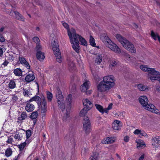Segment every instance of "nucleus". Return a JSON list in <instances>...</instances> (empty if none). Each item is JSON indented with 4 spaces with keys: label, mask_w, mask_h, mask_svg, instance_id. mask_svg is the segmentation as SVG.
I'll return each instance as SVG.
<instances>
[{
    "label": "nucleus",
    "mask_w": 160,
    "mask_h": 160,
    "mask_svg": "<svg viewBox=\"0 0 160 160\" xmlns=\"http://www.w3.org/2000/svg\"><path fill=\"white\" fill-rule=\"evenodd\" d=\"M62 23L63 26L68 29V35L70 38V42L72 44L73 48L77 53H79V41L80 40V36L76 34L75 30L73 28L69 30V26L67 23L63 22Z\"/></svg>",
    "instance_id": "nucleus-1"
},
{
    "label": "nucleus",
    "mask_w": 160,
    "mask_h": 160,
    "mask_svg": "<svg viewBox=\"0 0 160 160\" xmlns=\"http://www.w3.org/2000/svg\"><path fill=\"white\" fill-rule=\"evenodd\" d=\"M114 77L112 75L105 76L103 78V81L100 82L97 86L98 90L100 92L109 91L113 87L115 84L114 79Z\"/></svg>",
    "instance_id": "nucleus-2"
},
{
    "label": "nucleus",
    "mask_w": 160,
    "mask_h": 160,
    "mask_svg": "<svg viewBox=\"0 0 160 160\" xmlns=\"http://www.w3.org/2000/svg\"><path fill=\"white\" fill-rule=\"evenodd\" d=\"M72 95L71 94L69 95L66 99V102L67 104V106L65 107L63 111L66 109V114L63 116L62 120L64 122L67 121L69 118V112L71 106V102L72 100Z\"/></svg>",
    "instance_id": "nucleus-3"
},
{
    "label": "nucleus",
    "mask_w": 160,
    "mask_h": 160,
    "mask_svg": "<svg viewBox=\"0 0 160 160\" xmlns=\"http://www.w3.org/2000/svg\"><path fill=\"white\" fill-rule=\"evenodd\" d=\"M52 44L53 52L56 57L57 61L58 62L60 63L62 61V58L60 52L58 44L55 40L52 42Z\"/></svg>",
    "instance_id": "nucleus-4"
},
{
    "label": "nucleus",
    "mask_w": 160,
    "mask_h": 160,
    "mask_svg": "<svg viewBox=\"0 0 160 160\" xmlns=\"http://www.w3.org/2000/svg\"><path fill=\"white\" fill-rule=\"evenodd\" d=\"M56 96L58 106L63 111L65 108V105L64 103L63 97L62 92L58 88L57 89Z\"/></svg>",
    "instance_id": "nucleus-5"
},
{
    "label": "nucleus",
    "mask_w": 160,
    "mask_h": 160,
    "mask_svg": "<svg viewBox=\"0 0 160 160\" xmlns=\"http://www.w3.org/2000/svg\"><path fill=\"white\" fill-rule=\"evenodd\" d=\"M84 80H85V82L81 85V91L83 92H85L86 95L90 94L92 92V90H87L90 87L89 86V81L87 79Z\"/></svg>",
    "instance_id": "nucleus-6"
},
{
    "label": "nucleus",
    "mask_w": 160,
    "mask_h": 160,
    "mask_svg": "<svg viewBox=\"0 0 160 160\" xmlns=\"http://www.w3.org/2000/svg\"><path fill=\"white\" fill-rule=\"evenodd\" d=\"M41 108V114L42 116H44L47 111V102L45 97L42 99Z\"/></svg>",
    "instance_id": "nucleus-7"
},
{
    "label": "nucleus",
    "mask_w": 160,
    "mask_h": 160,
    "mask_svg": "<svg viewBox=\"0 0 160 160\" xmlns=\"http://www.w3.org/2000/svg\"><path fill=\"white\" fill-rule=\"evenodd\" d=\"M138 100L140 103L145 108L147 106L148 102V100L147 97L145 96H142L138 98Z\"/></svg>",
    "instance_id": "nucleus-8"
},
{
    "label": "nucleus",
    "mask_w": 160,
    "mask_h": 160,
    "mask_svg": "<svg viewBox=\"0 0 160 160\" xmlns=\"http://www.w3.org/2000/svg\"><path fill=\"white\" fill-rule=\"evenodd\" d=\"M82 123L83 129L91 128V122L88 117H84V118H83Z\"/></svg>",
    "instance_id": "nucleus-9"
},
{
    "label": "nucleus",
    "mask_w": 160,
    "mask_h": 160,
    "mask_svg": "<svg viewBox=\"0 0 160 160\" xmlns=\"http://www.w3.org/2000/svg\"><path fill=\"white\" fill-rule=\"evenodd\" d=\"M108 47L112 50L116 52L120 53L121 52V49L119 48L115 43L112 42L109 44Z\"/></svg>",
    "instance_id": "nucleus-10"
},
{
    "label": "nucleus",
    "mask_w": 160,
    "mask_h": 160,
    "mask_svg": "<svg viewBox=\"0 0 160 160\" xmlns=\"http://www.w3.org/2000/svg\"><path fill=\"white\" fill-rule=\"evenodd\" d=\"M19 60L20 63L22 65L24 66L28 69L30 68V66L29 63L27 61L25 58L22 57H20Z\"/></svg>",
    "instance_id": "nucleus-11"
},
{
    "label": "nucleus",
    "mask_w": 160,
    "mask_h": 160,
    "mask_svg": "<svg viewBox=\"0 0 160 160\" xmlns=\"http://www.w3.org/2000/svg\"><path fill=\"white\" fill-rule=\"evenodd\" d=\"M10 14L11 16L13 15V14L15 15V18L24 21V18L20 14L19 12H17L12 11L11 12Z\"/></svg>",
    "instance_id": "nucleus-12"
},
{
    "label": "nucleus",
    "mask_w": 160,
    "mask_h": 160,
    "mask_svg": "<svg viewBox=\"0 0 160 160\" xmlns=\"http://www.w3.org/2000/svg\"><path fill=\"white\" fill-rule=\"evenodd\" d=\"M35 78V76L33 73L32 72L31 73H29L27 75L25 80L27 82H29L34 80Z\"/></svg>",
    "instance_id": "nucleus-13"
},
{
    "label": "nucleus",
    "mask_w": 160,
    "mask_h": 160,
    "mask_svg": "<svg viewBox=\"0 0 160 160\" xmlns=\"http://www.w3.org/2000/svg\"><path fill=\"white\" fill-rule=\"evenodd\" d=\"M34 109V105L31 103L30 102H27L25 107L26 110L28 112H31Z\"/></svg>",
    "instance_id": "nucleus-14"
},
{
    "label": "nucleus",
    "mask_w": 160,
    "mask_h": 160,
    "mask_svg": "<svg viewBox=\"0 0 160 160\" xmlns=\"http://www.w3.org/2000/svg\"><path fill=\"white\" fill-rule=\"evenodd\" d=\"M135 142L137 143V148L138 149H139L142 147H145L146 146L145 142L141 139H138L136 140Z\"/></svg>",
    "instance_id": "nucleus-15"
},
{
    "label": "nucleus",
    "mask_w": 160,
    "mask_h": 160,
    "mask_svg": "<svg viewBox=\"0 0 160 160\" xmlns=\"http://www.w3.org/2000/svg\"><path fill=\"white\" fill-rule=\"evenodd\" d=\"M30 142L28 140H26L25 141L21 144L17 146L19 148L20 152H22L24 149V148L27 145H28Z\"/></svg>",
    "instance_id": "nucleus-16"
},
{
    "label": "nucleus",
    "mask_w": 160,
    "mask_h": 160,
    "mask_svg": "<svg viewBox=\"0 0 160 160\" xmlns=\"http://www.w3.org/2000/svg\"><path fill=\"white\" fill-rule=\"evenodd\" d=\"M120 121L115 120L114 121L113 123L112 124V127L113 129L116 130H119L120 128Z\"/></svg>",
    "instance_id": "nucleus-17"
},
{
    "label": "nucleus",
    "mask_w": 160,
    "mask_h": 160,
    "mask_svg": "<svg viewBox=\"0 0 160 160\" xmlns=\"http://www.w3.org/2000/svg\"><path fill=\"white\" fill-rule=\"evenodd\" d=\"M27 114L25 112H22L20 116L18 118L17 122H22L27 118Z\"/></svg>",
    "instance_id": "nucleus-18"
},
{
    "label": "nucleus",
    "mask_w": 160,
    "mask_h": 160,
    "mask_svg": "<svg viewBox=\"0 0 160 160\" xmlns=\"http://www.w3.org/2000/svg\"><path fill=\"white\" fill-rule=\"evenodd\" d=\"M68 69L70 72H72L76 69L74 64L72 61H69L68 62Z\"/></svg>",
    "instance_id": "nucleus-19"
},
{
    "label": "nucleus",
    "mask_w": 160,
    "mask_h": 160,
    "mask_svg": "<svg viewBox=\"0 0 160 160\" xmlns=\"http://www.w3.org/2000/svg\"><path fill=\"white\" fill-rule=\"evenodd\" d=\"M36 56L38 59L40 61H42L45 57L44 53L40 51L37 52Z\"/></svg>",
    "instance_id": "nucleus-20"
},
{
    "label": "nucleus",
    "mask_w": 160,
    "mask_h": 160,
    "mask_svg": "<svg viewBox=\"0 0 160 160\" xmlns=\"http://www.w3.org/2000/svg\"><path fill=\"white\" fill-rule=\"evenodd\" d=\"M38 116V112H32L30 116V118L33 120V123L35 125L36 122V118Z\"/></svg>",
    "instance_id": "nucleus-21"
},
{
    "label": "nucleus",
    "mask_w": 160,
    "mask_h": 160,
    "mask_svg": "<svg viewBox=\"0 0 160 160\" xmlns=\"http://www.w3.org/2000/svg\"><path fill=\"white\" fill-rule=\"evenodd\" d=\"M115 142V140L114 138L112 137H108L107 138L106 140L104 141V142L102 143L107 144H110L114 142Z\"/></svg>",
    "instance_id": "nucleus-22"
},
{
    "label": "nucleus",
    "mask_w": 160,
    "mask_h": 160,
    "mask_svg": "<svg viewBox=\"0 0 160 160\" xmlns=\"http://www.w3.org/2000/svg\"><path fill=\"white\" fill-rule=\"evenodd\" d=\"M100 38L101 39H104L109 44L112 42L111 40L105 33L102 34L101 35Z\"/></svg>",
    "instance_id": "nucleus-23"
},
{
    "label": "nucleus",
    "mask_w": 160,
    "mask_h": 160,
    "mask_svg": "<svg viewBox=\"0 0 160 160\" xmlns=\"http://www.w3.org/2000/svg\"><path fill=\"white\" fill-rule=\"evenodd\" d=\"M13 72L16 76H21L22 75V71L19 68H16L14 70Z\"/></svg>",
    "instance_id": "nucleus-24"
},
{
    "label": "nucleus",
    "mask_w": 160,
    "mask_h": 160,
    "mask_svg": "<svg viewBox=\"0 0 160 160\" xmlns=\"http://www.w3.org/2000/svg\"><path fill=\"white\" fill-rule=\"evenodd\" d=\"M87 108L86 107H84L81 110V117H83V118H84V117H87L86 116L88 111V110H87Z\"/></svg>",
    "instance_id": "nucleus-25"
},
{
    "label": "nucleus",
    "mask_w": 160,
    "mask_h": 160,
    "mask_svg": "<svg viewBox=\"0 0 160 160\" xmlns=\"http://www.w3.org/2000/svg\"><path fill=\"white\" fill-rule=\"evenodd\" d=\"M152 141L154 143L158 145H160V136H156L155 137H153L152 139Z\"/></svg>",
    "instance_id": "nucleus-26"
},
{
    "label": "nucleus",
    "mask_w": 160,
    "mask_h": 160,
    "mask_svg": "<svg viewBox=\"0 0 160 160\" xmlns=\"http://www.w3.org/2000/svg\"><path fill=\"white\" fill-rule=\"evenodd\" d=\"M23 94L24 96L26 97H30V96L32 95L31 93L30 92V90L29 89H26L25 88L23 89Z\"/></svg>",
    "instance_id": "nucleus-27"
},
{
    "label": "nucleus",
    "mask_w": 160,
    "mask_h": 160,
    "mask_svg": "<svg viewBox=\"0 0 160 160\" xmlns=\"http://www.w3.org/2000/svg\"><path fill=\"white\" fill-rule=\"evenodd\" d=\"M9 88L13 89L16 87V83L14 80H11L8 84Z\"/></svg>",
    "instance_id": "nucleus-28"
},
{
    "label": "nucleus",
    "mask_w": 160,
    "mask_h": 160,
    "mask_svg": "<svg viewBox=\"0 0 160 160\" xmlns=\"http://www.w3.org/2000/svg\"><path fill=\"white\" fill-rule=\"evenodd\" d=\"M99 154L97 152H94L90 158L91 160H98Z\"/></svg>",
    "instance_id": "nucleus-29"
},
{
    "label": "nucleus",
    "mask_w": 160,
    "mask_h": 160,
    "mask_svg": "<svg viewBox=\"0 0 160 160\" xmlns=\"http://www.w3.org/2000/svg\"><path fill=\"white\" fill-rule=\"evenodd\" d=\"M95 106L96 107V109L102 114H103V108L101 105L96 104H95Z\"/></svg>",
    "instance_id": "nucleus-30"
},
{
    "label": "nucleus",
    "mask_w": 160,
    "mask_h": 160,
    "mask_svg": "<svg viewBox=\"0 0 160 160\" xmlns=\"http://www.w3.org/2000/svg\"><path fill=\"white\" fill-rule=\"evenodd\" d=\"M130 47H126L125 48L128 50L130 52L132 53H135L136 52V50L133 45H131Z\"/></svg>",
    "instance_id": "nucleus-31"
},
{
    "label": "nucleus",
    "mask_w": 160,
    "mask_h": 160,
    "mask_svg": "<svg viewBox=\"0 0 160 160\" xmlns=\"http://www.w3.org/2000/svg\"><path fill=\"white\" fill-rule=\"evenodd\" d=\"M138 88L140 91H145L147 89L148 90L147 86H144L142 84H139L138 85Z\"/></svg>",
    "instance_id": "nucleus-32"
},
{
    "label": "nucleus",
    "mask_w": 160,
    "mask_h": 160,
    "mask_svg": "<svg viewBox=\"0 0 160 160\" xmlns=\"http://www.w3.org/2000/svg\"><path fill=\"white\" fill-rule=\"evenodd\" d=\"M90 44L92 47H96V43L95 42V39L92 36L90 35L89 39Z\"/></svg>",
    "instance_id": "nucleus-33"
},
{
    "label": "nucleus",
    "mask_w": 160,
    "mask_h": 160,
    "mask_svg": "<svg viewBox=\"0 0 160 160\" xmlns=\"http://www.w3.org/2000/svg\"><path fill=\"white\" fill-rule=\"evenodd\" d=\"M47 98L48 102H51L52 100L53 95L52 93L49 91L46 92Z\"/></svg>",
    "instance_id": "nucleus-34"
},
{
    "label": "nucleus",
    "mask_w": 160,
    "mask_h": 160,
    "mask_svg": "<svg viewBox=\"0 0 160 160\" xmlns=\"http://www.w3.org/2000/svg\"><path fill=\"white\" fill-rule=\"evenodd\" d=\"M102 57L101 54H98L95 60V62L97 63H100L102 61Z\"/></svg>",
    "instance_id": "nucleus-35"
},
{
    "label": "nucleus",
    "mask_w": 160,
    "mask_h": 160,
    "mask_svg": "<svg viewBox=\"0 0 160 160\" xmlns=\"http://www.w3.org/2000/svg\"><path fill=\"white\" fill-rule=\"evenodd\" d=\"M148 69H147L146 71L147 72H148V74L149 75H154V74L155 73V69L154 68H148Z\"/></svg>",
    "instance_id": "nucleus-36"
},
{
    "label": "nucleus",
    "mask_w": 160,
    "mask_h": 160,
    "mask_svg": "<svg viewBox=\"0 0 160 160\" xmlns=\"http://www.w3.org/2000/svg\"><path fill=\"white\" fill-rule=\"evenodd\" d=\"M81 45L87 47L88 45L86 40L82 36H81Z\"/></svg>",
    "instance_id": "nucleus-37"
},
{
    "label": "nucleus",
    "mask_w": 160,
    "mask_h": 160,
    "mask_svg": "<svg viewBox=\"0 0 160 160\" xmlns=\"http://www.w3.org/2000/svg\"><path fill=\"white\" fill-rule=\"evenodd\" d=\"M151 37L155 40H157V38L158 36H159L158 33H155L153 30H152L151 31Z\"/></svg>",
    "instance_id": "nucleus-38"
},
{
    "label": "nucleus",
    "mask_w": 160,
    "mask_h": 160,
    "mask_svg": "<svg viewBox=\"0 0 160 160\" xmlns=\"http://www.w3.org/2000/svg\"><path fill=\"white\" fill-rule=\"evenodd\" d=\"M116 37L117 39L119 41V42H123V40H124V38L120 34H117L116 35Z\"/></svg>",
    "instance_id": "nucleus-39"
},
{
    "label": "nucleus",
    "mask_w": 160,
    "mask_h": 160,
    "mask_svg": "<svg viewBox=\"0 0 160 160\" xmlns=\"http://www.w3.org/2000/svg\"><path fill=\"white\" fill-rule=\"evenodd\" d=\"M12 152L11 149L10 148H9L7 149L6 151L5 154L7 157H8L11 155Z\"/></svg>",
    "instance_id": "nucleus-40"
},
{
    "label": "nucleus",
    "mask_w": 160,
    "mask_h": 160,
    "mask_svg": "<svg viewBox=\"0 0 160 160\" xmlns=\"http://www.w3.org/2000/svg\"><path fill=\"white\" fill-rule=\"evenodd\" d=\"M140 68L142 71H144L145 72H147L146 70H147V69H148V68H148L147 65H141L140 66Z\"/></svg>",
    "instance_id": "nucleus-41"
},
{
    "label": "nucleus",
    "mask_w": 160,
    "mask_h": 160,
    "mask_svg": "<svg viewBox=\"0 0 160 160\" xmlns=\"http://www.w3.org/2000/svg\"><path fill=\"white\" fill-rule=\"evenodd\" d=\"M43 97V98H44ZM42 99H41V98H40L39 96H37V97L36 98V102L39 105H41L42 102Z\"/></svg>",
    "instance_id": "nucleus-42"
},
{
    "label": "nucleus",
    "mask_w": 160,
    "mask_h": 160,
    "mask_svg": "<svg viewBox=\"0 0 160 160\" xmlns=\"http://www.w3.org/2000/svg\"><path fill=\"white\" fill-rule=\"evenodd\" d=\"M83 104L84 106H85V107L87 108V106L89 105V102H90L88 99L86 98L84 100L82 101Z\"/></svg>",
    "instance_id": "nucleus-43"
},
{
    "label": "nucleus",
    "mask_w": 160,
    "mask_h": 160,
    "mask_svg": "<svg viewBox=\"0 0 160 160\" xmlns=\"http://www.w3.org/2000/svg\"><path fill=\"white\" fill-rule=\"evenodd\" d=\"M15 139H17L18 140H21L22 138V136L21 134H16L14 137Z\"/></svg>",
    "instance_id": "nucleus-44"
},
{
    "label": "nucleus",
    "mask_w": 160,
    "mask_h": 160,
    "mask_svg": "<svg viewBox=\"0 0 160 160\" xmlns=\"http://www.w3.org/2000/svg\"><path fill=\"white\" fill-rule=\"evenodd\" d=\"M86 135H88L91 131V128H86L83 129Z\"/></svg>",
    "instance_id": "nucleus-45"
},
{
    "label": "nucleus",
    "mask_w": 160,
    "mask_h": 160,
    "mask_svg": "<svg viewBox=\"0 0 160 160\" xmlns=\"http://www.w3.org/2000/svg\"><path fill=\"white\" fill-rule=\"evenodd\" d=\"M31 131L30 130H27L26 132V135L27 139L29 138L31 135Z\"/></svg>",
    "instance_id": "nucleus-46"
},
{
    "label": "nucleus",
    "mask_w": 160,
    "mask_h": 160,
    "mask_svg": "<svg viewBox=\"0 0 160 160\" xmlns=\"http://www.w3.org/2000/svg\"><path fill=\"white\" fill-rule=\"evenodd\" d=\"M13 141V137L10 136L8 137V140L7 141V142L8 143L11 144Z\"/></svg>",
    "instance_id": "nucleus-47"
},
{
    "label": "nucleus",
    "mask_w": 160,
    "mask_h": 160,
    "mask_svg": "<svg viewBox=\"0 0 160 160\" xmlns=\"http://www.w3.org/2000/svg\"><path fill=\"white\" fill-rule=\"evenodd\" d=\"M89 102V105L87 107V110L89 111L93 107V104L91 102Z\"/></svg>",
    "instance_id": "nucleus-48"
},
{
    "label": "nucleus",
    "mask_w": 160,
    "mask_h": 160,
    "mask_svg": "<svg viewBox=\"0 0 160 160\" xmlns=\"http://www.w3.org/2000/svg\"><path fill=\"white\" fill-rule=\"evenodd\" d=\"M123 42L124 43L123 46L125 48H126V47H130V46H131V45H133L132 43H131L129 42H128L127 45H126V43H125L124 42Z\"/></svg>",
    "instance_id": "nucleus-49"
},
{
    "label": "nucleus",
    "mask_w": 160,
    "mask_h": 160,
    "mask_svg": "<svg viewBox=\"0 0 160 160\" xmlns=\"http://www.w3.org/2000/svg\"><path fill=\"white\" fill-rule=\"evenodd\" d=\"M140 134L142 136H144V137H147L148 135L145 132L143 131V130H141V132L139 134Z\"/></svg>",
    "instance_id": "nucleus-50"
},
{
    "label": "nucleus",
    "mask_w": 160,
    "mask_h": 160,
    "mask_svg": "<svg viewBox=\"0 0 160 160\" xmlns=\"http://www.w3.org/2000/svg\"><path fill=\"white\" fill-rule=\"evenodd\" d=\"M42 47L41 45H40L38 43L37 45L36 50L38 52H39V51L41 49Z\"/></svg>",
    "instance_id": "nucleus-51"
},
{
    "label": "nucleus",
    "mask_w": 160,
    "mask_h": 160,
    "mask_svg": "<svg viewBox=\"0 0 160 160\" xmlns=\"http://www.w3.org/2000/svg\"><path fill=\"white\" fill-rule=\"evenodd\" d=\"M148 78L150 79L152 81H153V80H155V76H151L150 75L148 74Z\"/></svg>",
    "instance_id": "nucleus-52"
},
{
    "label": "nucleus",
    "mask_w": 160,
    "mask_h": 160,
    "mask_svg": "<svg viewBox=\"0 0 160 160\" xmlns=\"http://www.w3.org/2000/svg\"><path fill=\"white\" fill-rule=\"evenodd\" d=\"M18 97L16 96L15 95H12V101L13 102H16L18 100Z\"/></svg>",
    "instance_id": "nucleus-53"
},
{
    "label": "nucleus",
    "mask_w": 160,
    "mask_h": 160,
    "mask_svg": "<svg viewBox=\"0 0 160 160\" xmlns=\"http://www.w3.org/2000/svg\"><path fill=\"white\" fill-rule=\"evenodd\" d=\"M33 40L35 43H38L39 42L40 40L39 38L37 37H34L33 38Z\"/></svg>",
    "instance_id": "nucleus-54"
},
{
    "label": "nucleus",
    "mask_w": 160,
    "mask_h": 160,
    "mask_svg": "<svg viewBox=\"0 0 160 160\" xmlns=\"http://www.w3.org/2000/svg\"><path fill=\"white\" fill-rule=\"evenodd\" d=\"M155 108H152L150 107H148V108H144L147 110H149L151 112H153V111H155L154 109Z\"/></svg>",
    "instance_id": "nucleus-55"
},
{
    "label": "nucleus",
    "mask_w": 160,
    "mask_h": 160,
    "mask_svg": "<svg viewBox=\"0 0 160 160\" xmlns=\"http://www.w3.org/2000/svg\"><path fill=\"white\" fill-rule=\"evenodd\" d=\"M129 137L128 135L125 136L123 140L126 142H128L129 141Z\"/></svg>",
    "instance_id": "nucleus-56"
},
{
    "label": "nucleus",
    "mask_w": 160,
    "mask_h": 160,
    "mask_svg": "<svg viewBox=\"0 0 160 160\" xmlns=\"http://www.w3.org/2000/svg\"><path fill=\"white\" fill-rule=\"evenodd\" d=\"M141 130H139L138 129H136L134 132L133 133L135 134L138 135L140 133Z\"/></svg>",
    "instance_id": "nucleus-57"
},
{
    "label": "nucleus",
    "mask_w": 160,
    "mask_h": 160,
    "mask_svg": "<svg viewBox=\"0 0 160 160\" xmlns=\"http://www.w3.org/2000/svg\"><path fill=\"white\" fill-rule=\"evenodd\" d=\"M152 108H156L155 106L152 104L150 103V104H148L147 105V106L146 107H145V108H148V107H150Z\"/></svg>",
    "instance_id": "nucleus-58"
},
{
    "label": "nucleus",
    "mask_w": 160,
    "mask_h": 160,
    "mask_svg": "<svg viewBox=\"0 0 160 160\" xmlns=\"http://www.w3.org/2000/svg\"><path fill=\"white\" fill-rule=\"evenodd\" d=\"M111 64L113 67H114L117 64V62L115 61H112L110 62Z\"/></svg>",
    "instance_id": "nucleus-59"
},
{
    "label": "nucleus",
    "mask_w": 160,
    "mask_h": 160,
    "mask_svg": "<svg viewBox=\"0 0 160 160\" xmlns=\"http://www.w3.org/2000/svg\"><path fill=\"white\" fill-rule=\"evenodd\" d=\"M37 96H35L32 97V98H31L29 100V102H32V101H36V97H37Z\"/></svg>",
    "instance_id": "nucleus-60"
},
{
    "label": "nucleus",
    "mask_w": 160,
    "mask_h": 160,
    "mask_svg": "<svg viewBox=\"0 0 160 160\" xmlns=\"http://www.w3.org/2000/svg\"><path fill=\"white\" fill-rule=\"evenodd\" d=\"M8 63V62L6 60L2 64V65H3L4 66H7Z\"/></svg>",
    "instance_id": "nucleus-61"
},
{
    "label": "nucleus",
    "mask_w": 160,
    "mask_h": 160,
    "mask_svg": "<svg viewBox=\"0 0 160 160\" xmlns=\"http://www.w3.org/2000/svg\"><path fill=\"white\" fill-rule=\"evenodd\" d=\"M145 156L144 154H143L139 158L138 160H143L144 159V157Z\"/></svg>",
    "instance_id": "nucleus-62"
},
{
    "label": "nucleus",
    "mask_w": 160,
    "mask_h": 160,
    "mask_svg": "<svg viewBox=\"0 0 160 160\" xmlns=\"http://www.w3.org/2000/svg\"><path fill=\"white\" fill-rule=\"evenodd\" d=\"M3 53V50L2 48H0V57H2Z\"/></svg>",
    "instance_id": "nucleus-63"
},
{
    "label": "nucleus",
    "mask_w": 160,
    "mask_h": 160,
    "mask_svg": "<svg viewBox=\"0 0 160 160\" xmlns=\"http://www.w3.org/2000/svg\"><path fill=\"white\" fill-rule=\"evenodd\" d=\"M113 104L112 103H110L109 105L108 106L107 108L108 110H110L112 108V106Z\"/></svg>",
    "instance_id": "nucleus-64"
}]
</instances>
